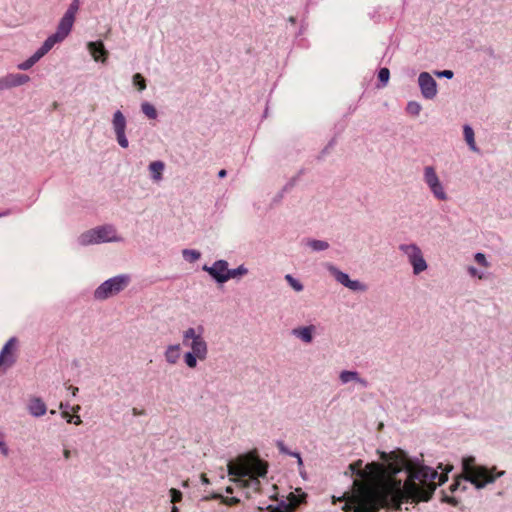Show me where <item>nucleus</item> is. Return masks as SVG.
<instances>
[{"label":"nucleus","instance_id":"5fc2aeb1","mask_svg":"<svg viewBox=\"0 0 512 512\" xmlns=\"http://www.w3.org/2000/svg\"><path fill=\"white\" fill-rule=\"evenodd\" d=\"M133 412H134V414H137V413H138V410L133 409Z\"/></svg>","mask_w":512,"mask_h":512},{"label":"nucleus","instance_id":"f257e3e1","mask_svg":"<svg viewBox=\"0 0 512 512\" xmlns=\"http://www.w3.org/2000/svg\"><path fill=\"white\" fill-rule=\"evenodd\" d=\"M381 459L386 464L372 462L362 468L357 460L348 466L351 475H356L350 492L338 501H345V512H379L380 508L400 509L401 504L412 501H428L437 485L447 480L446 474L421 465L408 458L403 450L383 452Z\"/></svg>","mask_w":512,"mask_h":512},{"label":"nucleus","instance_id":"412c9836","mask_svg":"<svg viewBox=\"0 0 512 512\" xmlns=\"http://www.w3.org/2000/svg\"><path fill=\"white\" fill-rule=\"evenodd\" d=\"M339 378L343 384H346L350 381H356L364 388L368 387L369 384L368 381L366 379L361 378L359 376V373L356 371L344 370L340 373Z\"/></svg>","mask_w":512,"mask_h":512},{"label":"nucleus","instance_id":"bb28decb","mask_svg":"<svg viewBox=\"0 0 512 512\" xmlns=\"http://www.w3.org/2000/svg\"><path fill=\"white\" fill-rule=\"evenodd\" d=\"M133 84L140 91L146 89V80H145V78L140 73L134 74V76H133Z\"/></svg>","mask_w":512,"mask_h":512},{"label":"nucleus","instance_id":"39448f33","mask_svg":"<svg viewBox=\"0 0 512 512\" xmlns=\"http://www.w3.org/2000/svg\"><path fill=\"white\" fill-rule=\"evenodd\" d=\"M122 238L117 236V232L114 226L104 225L91 229L83 233L79 241L82 245H89L93 243L121 241Z\"/></svg>","mask_w":512,"mask_h":512},{"label":"nucleus","instance_id":"58836bf2","mask_svg":"<svg viewBox=\"0 0 512 512\" xmlns=\"http://www.w3.org/2000/svg\"><path fill=\"white\" fill-rule=\"evenodd\" d=\"M0 450H1V452H2V454H3L4 456H8V454H9V449H8V447L6 446V444H5L3 441H1V440H0Z\"/></svg>","mask_w":512,"mask_h":512},{"label":"nucleus","instance_id":"e433bc0d","mask_svg":"<svg viewBox=\"0 0 512 512\" xmlns=\"http://www.w3.org/2000/svg\"><path fill=\"white\" fill-rule=\"evenodd\" d=\"M278 447H279L281 452H284V453H287V454H291V455L297 457L299 464H302V459H301V457H300V455L298 453H289L282 442L278 443Z\"/></svg>","mask_w":512,"mask_h":512},{"label":"nucleus","instance_id":"ddd939ff","mask_svg":"<svg viewBox=\"0 0 512 512\" xmlns=\"http://www.w3.org/2000/svg\"><path fill=\"white\" fill-rule=\"evenodd\" d=\"M328 270L339 283H341L342 285H344L345 287L349 288L352 291H365L367 289L365 284L361 283L358 280H351L346 273L340 271L333 265H329Z\"/></svg>","mask_w":512,"mask_h":512},{"label":"nucleus","instance_id":"2f4dec72","mask_svg":"<svg viewBox=\"0 0 512 512\" xmlns=\"http://www.w3.org/2000/svg\"><path fill=\"white\" fill-rule=\"evenodd\" d=\"M169 494H170V497H171V503L172 504H176V503H179L182 501V498H183V494L180 490L176 489V488H171L169 490Z\"/></svg>","mask_w":512,"mask_h":512},{"label":"nucleus","instance_id":"4be33fe9","mask_svg":"<svg viewBox=\"0 0 512 512\" xmlns=\"http://www.w3.org/2000/svg\"><path fill=\"white\" fill-rule=\"evenodd\" d=\"M315 331V326H305V327H299L295 328L293 330V334L300 338L305 343H311L313 340V332Z\"/></svg>","mask_w":512,"mask_h":512},{"label":"nucleus","instance_id":"b1692460","mask_svg":"<svg viewBox=\"0 0 512 512\" xmlns=\"http://www.w3.org/2000/svg\"><path fill=\"white\" fill-rule=\"evenodd\" d=\"M463 132H464L465 141L467 142L470 149L473 151H478V148L476 146L475 139H474L473 129L470 126L465 125Z\"/></svg>","mask_w":512,"mask_h":512},{"label":"nucleus","instance_id":"a878e982","mask_svg":"<svg viewBox=\"0 0 512 512\" xmlns=\"http://www.w3.org/2000/svg\"><path fill=\"white\" fill-rule=\"evenodd\" d=\"M201 254L197 250L185 249L183 250V257L189 262H195L200 258Z\"/></svg>","mask_w":512,"mask_h":512},{"label":"nucleus","instance_id":"8fccbe9b","mask_svg":"<svg viewBox=\"0 0 512 512\" xmlns=\"http://www.w3.org/2000/svg\"><path fill=\"white\" fill-rule=\"evenodd\" d=\"M10 214V210H5L4 212L0 213V217H4Z\"/></svg>","mask_w":512,"mask_h":512},{"label":"nucleus","instance_id":"09e8293b","mask_svg":"<svg viewBox=\"0 0 512 512\" xmlns=\"http://www.w3.org/2000/svg\"><path fill=\"white\" fill-rule=\"evenodd\" d=\"M201 479H202V482H203L204 484H208V483H209V480H208V478L206 477V475H205V474H202Z\"/></svg>","mask_w":512,"mask_h":512},{"label":"nucleus","instance_id":"9d476101","mask_svg":"<svg viewBox=\"0 0 512 512\" xmlns=\"http://www.w3.org/2000/svg\"><path fill=\"white\" fill-rule=\"evenodd\" d=\"M17 339L10 338L0 352V373H4L16 361Z\"/></svg>","mask_w":512,"mask_h":512},{"label":"nucleus","instance_id":"2eb2a0df","mask_svg":"<svg viewBox=\"0 0 512 512\" xmlns=\"http://www.w3.org/2000/svg\"><path fill=\"white\" fill-rule=\"evenodd\" d=\"M418 83L424 98L433 99L436 96L437 84L434 78L428 72L420 73Z\"/></svg>","mask_w":512,"mask_h":512},{"label":"nucleus","instance_id":"a18cd8bd","mask_svg":"<svg viewBox=\"0 0 512 512\" xmlns=\"http://www.w3.org/2000/svg\"><path fill=\"white\" fill-rule=\"evenodd\" d=\"M80 405H75L72 407V412L76 415L80 411Z\"/></svg>","mask_w":512,"mask_h":512},{"label":"nucleus","instance_id":"c756f323","mask_svg":"<svg viewBox=\"0 0 512 512\" xmlns=\"http://www.w3.org/2000/svg\"><path fill=\"white\" fill-rule=\"evenodd\" d=\"M285 280L289 283V285L297 292L299 291H302L303 290V285L298 281L296 280L295 278H293L290 274H287L285 276Z\"/></svg>","mask_w":512,"mask_h":512},{"label":"nucleus","instance_id":"4c0bfd02","mask_svg":"<svg viewBox=\"0 0 512 512\" xmlns=\"http://www.w3.org/2000/svg\"><path fill=\"white\" fill-rule=\"evenodd\" d=\"M439 77H446L448 79H451L453 77V72L451 70H443L436 73Z\"/></svg>","mask_w":512,"mask_h":512},{"label":"nucleus","instance_id":"a211bd4d","mask_svg":"<svg viewBox=\"0 0 512 512\" xmlns=\"http://www.w3.org/2000/svg\"><path fill=\"white\" fill-rule=\"evenodd\" d=\"M27 408L29 413L34 417H41L47 411L46 404L39 397H31L28 401Z\"/></svg>","mask_w":512,"mask_h":512},{"label":"nucleus","instance_id":"37998d69","mask_svg":"<svg viewBox=\"0 0 512 512\" xmlns=\"http://www.w3.org/2000/svg\"><path fill=\"white\" fill-rule=\"evenodd\" d=\"M63 455L65 459H69L71 456V451L69 449H64Z\"/></svg>","mask_w":512,"mask_h":512},{"label":"nucleus","instance_id":"cd10ccee","mask_svg":"<svg viewBox=\"0 0 512 512\" xmlns=\"http://www.w3.org/2000/svg\"><path fill=\"white\" fill-rule=\"evenodd\" d=\"M406 111L412 116H417L421 111V105L417 102L411 101L407 104Z\"/></svg>","mask_w":512,"mask_h":512},{"label":"nucleus","instance_id":"a19ab883","mask_svg":"<svg viewBox=\"0 0 512 512\" xmlns=\"http://www.w3.org/2000/svg\"><path fill=\"white\" fill-rule=\"evenodd\" d=\"M222 498H223V495L218 494V493H213L211 496L205 497L204 499L205 500L215 499V500H220L222 502Z\"/></svg>","mask_w":512,"mask_h":512},{"label":"nucleus","instance_id":"9b49d317","mask_svg":"<svg viewBox=\"0 0 512 512\" xmlns=\"http://www.w3.org/2000/svg\"><path fill=\"white\" fill-rule=\"evenodd\" d=\"M126 125L127 121L125 116L120 110H117L113 114L112 126L116 135L117 142L122 148H127L129 145L128 139L125 134Z\"/></svg>","mask_w":512,"mask_h":512},{"label":"nucleus","instance_id":"864d4df0","mask_svg":"<svg viewBox=\"0 0 512 512\" xmlns=\"http://www.w3.org/2000/svg\"><path fill=\"white\" fill-rule=\"evenodd\" d=\"M67 407H68V405H64L63 403L60 404V408L61 409H64V408H67Z\"/></svg>","mask_w":512,"mask_h":512},{"label":"nucleus","instance_id":"6ab92c4d","mask_svg":"<svg viewBox=\"0 0 512 512\" xmlns=\"http://www.w3.org/2000/svg\"><path fill=\"white\" fill-rule=\"evenodd\" d=\"M87 46L95 61L105 62L107 60L108 51L105 49L104 44L101 41L89 42Z\"/></svg>","mask_w":512,"mask_h":512},{"label":"nucleus","instance_id":"5701e85b","mask_svg":"<svg viewBox=\"0 0 512 512\" xmlns=\"http://www.w3.org/2000/svg\"><path fill=\"white\" fill-rule=\"evenodd\" d=\"M164 168L165 164L162 161H154L150 163L149 170L154 181L158 182L162 179Z\"/></svg>","mask_w":512,"mask_h":512},{"label":"nucleus","instance_id":"f704fd0d","mask_svg":"<svg viewBox=\"0 0 512 512\" xmlns=\"http://www.w3.org/2000/svg\"><path fill=\"white\" fill-rule=\"evenodd\" d=\"M222 503L227 506H235L240 503V500L236 497H224L222 498Z\"/></svg>","mask_w":512,"mask_h":512},{"label":"nucleus","instance_id":"6e6552de","mask_svg":"<svg viewBox=\"0 0 512 512\" xmlns=\"http://www.w3.org/2000/svg\"><path fill=\"white\" fill-rule=\"evenodd\" d=\"M399 250L407 257L415 275H419L427 269L428 265L419 246L414 243L401 244Z\"/></svg>","mask_w":512,"mask_h":512},{"label":"nucleus","instance_id":"c03bdc74","mask_svg":"<svg viewBox=\"0 0 512 512\" xmlns=\"http://www.w3.org/2000/svg\"><path fill=\"white\" fill-rule=\"evenodd\" d=\"M69 390H71V393H72L73 396H76V394H77L79 389H78V387L70 386Z\"/></svg>","mask_w":512,"mask_h":512},{"label":"nucleus","instance_id":"f8f14e48","mask_svg":"<svg viewBox=\"0 0 512 512\" xmlns=\"http://www.w3.org/2000/svg\"><path fill=\"white\" fill-rule=\"evenodd\" d=\"M57 43L48 37L42 46L27 60L20 63L18 65V69L20 70H28L30 69L34 64H36L42 57H44Z\"/></svg>","mask_w":512,"mask_h":512},{"label":"nucleus","instance_id":"603ef678","mask_svg":"<svg viewBox=\"0 0 512 512\" xmlns=\"http://www.w3.org/2000/svg\"><path fill=\"white\" fill-rule=\"evenodd\" d=\"M226 492H227V493H232V492H233V489H232L231 487H227V488H226Z\"/></svg>","mask_w":512,"mask_h":512},{"label":"nucleus","instance_id":"de8ad7c7","mask_svg":"<svg viewBox=\"0 0 512 512\" xmlns=\"http://www.w3.org/2000/svg\"><path fill=\"white\" fill-rule=\"evenodd\" d=\"M226 174H227L226 170L222 169V170H220V171H219L218 176H219L220 178H223V177H225V176H226Z\"/></svg>","mask_w":512,"mask_h":512},{"label":"nucleus","instance_id":"79ce46f5","mask_svg":"<svg viewBox=\"0 0 512 512\" xmlns=\"http://www.w3.org/2000/svg\"><path fill=\"white\" fill-rule=\"evenodd\" d=\"M72 418H73L72 423H74L75 425H80L82 423L80 416L74 415Z\"/></svg>","mask_w":512,"mask_h":512},{"label":"nucleus","instance_id":"f03ea898","mask_svg":"<svg viewBox=\"0 0 512 512\" xmlns=\"http://www.w3.org/2000/svg\"><path fill=\"white\" fill-rule=\"evenodd\" d=\"M228 472L229 475L237 477L243 487L257 492L260 490L259 477L266 475L267 464L259 459L240 458L228 463Z\"/></svg>","mask_w":512,"mask_h":512},{"label":"nucleus","instance_id":"20e7f679","mask_svg":"<svg viewBox=\"0 0 512 512\" xmlns=\"http://www.w3.org/2000/svg\"><path fill=\"white\" fill-rule=\"evenodd\" d=\"M463 477H458L453 484L450 486L452 492L456 491L463 480L470 481L477 488H483L486 484L495 481L497 476H501L504 472L498 473L496 476L492 474V470L487 469L484 466H478L475 464V458L472 456L463 459Z\"/></svg>","mask_w":512,"mask_h":512},{"label":"nucleus","instance_id":"ea45409f","mask_svg":"<svg viewBox=\"0 0 512 512\" xmlns=\"http://www.w3.org/2000/svg\"><path fill=\"white\" fill-rule=\"evenodd\" d=\"M61 415H62V417H63L64 419H66V420H67V422H68V423H72V421H73V418H72V417H73V416H71V415H70V413H69L68 411L63 410Z\"/></svg>","mask_w":512,"mask_h":512},{"label":"nucleus","instance_id":"7ed1b4c3","mask_svg":"<svg viewBox=\"0 0 512 512\" xmlns=\"http://www.w3.org/2000/svg\"><path fill=\"white\" fill-rule=\"evenodd\" d=\"M182 342L190 351L184 354V362L190 369H195L199 361L208 357V344L204 338V327H189L183 331Z\"/></svg>","mask_w":512,"mask_h":512},{"label":"nucleus","instance_id":"aec40b11","mask_svg":"<svg viewBox=\"0 0 512 512\" xmlns=\"http://www.w3.org/2000/svg\"><path fill=\"white\" fill-rule=\"evenodd\" d=\"M180 356H181L180 344L168 345L164 351V359L170 365L177 364L180 359Z\"/></svg>","mask_w":512,"mask_h":512},{"label":"nucleus","instance_id":"1a4fd4ad","mask_svg":"<svg viewBox=\"0 0 512 512\" xmlns=\"http://www.w3.org/2000/svg\"><path fill=\"white\" fill-rule=\"evenodd\" d=\"M424 181L436 199L441 201L447 200V194L444 186L442 185L434 167L426 166L424 168Z\"/></svg>","mask_w":512,"mask_h":512},{"label":"nucleus","instance_id":"72a5a7b5","mask_svg":"<svg viewBox=\"0 0 512 512\" xmlns=\"http://www.w3.org/2000/svg\"><path fill=\"white\" fill-rule=\"evenodd\" d=\"M474 260L476 261L477 264L485 268L489 267V263L483 253H476L474 256Z\"/></svg>","mask_w":512,"mask_h":512},{"label":"nucleus","instance_id":"3c124183","mask_svg":"<svg viewBox=\"0 0 512 512\" xmlns=\"http://www.w3.org/2000/svg\"><path fill=\"white\" fill-rule=\"evenodd\" d=\"M171 512H180L179 509L173 504V507L171 509Z\"/></svg>","mask_w":512,"mask_h":512},{"label":"nucleus","instance_id":"c9c22d12","mask_svg":"<svg viewBox=\"0 0 512 512\" xmlns=\"http://www.w3.org/2000/svg\"><path fill=\"white\" fill-rule=\"evenodd\" d=\"M468 273L470 274V276L472 277H476L478 279H483L484 278V274L483 273H480L475 267L473 266H470L468 267Z\"/></svg>","mask_w":512,"mask_h":512},{"label":"nucleus","instance_id":"dca6fc26","mask_svg":"<svg viewBox=\"0 0 512 512\" xmlns=\"http://www.w3.org/2000/svg\"><path fill=\"white\" fill-rule=\"evenodd\" d=\"M203 269L220 283H224L229 280L228 263L224 260L216 261L211 267L205 265Z\"/></svg>","mask_w":512,"mask_h":512},{"label":"nucleus","instance_id":"49530a36","mask_svg":"<svg viewBox=\"0 0 512 512\" xmlns=\"http://www.w3.org/2000/svg\"><path fill=\"white\" fill-rule=\"evenodd\" d=\"M446 501L452 504L453 506H456L458 504V502L454 498H447Z\"/></svg>","mask_w":512,"mask_h":512},{"label":"nucleus","instance_id":"7c9ffc66","mask_svg":"<svg viewBox=\"0 0 512 512\" xmlns=\"http://www.w3.org/2000/svg\"><path fill=\"white\" fill-rule=\"evenodd\" d=\"M309 245L316 251L326 250L329 247L327 242L321 240H312L309 242Z\"/></svg>","mask_w":512,"mask_h":512},{"label":"nucleus","instance_id":"c85d7f7f","mask_svg":"<svg viewBox=\"0 0 512 512\" xmlns=\"http://www.w3.org/2000/svg\"><path fill=\"white\" fill-rule=\"evenodd\" d=\"M390 78V71L388 68H381L378 73V79L382 83V87L386 86Z\"/></svg>","mask_w":512,"mask_h":512},{"label":"nucleus","instance_id":"4468645a","mask_svg":"<svg viewBox=\"0 0 512 512\" xmlns=\"http://www.w3.org/2000/svg\"><path fill=\"white\" fill-rule=\"evenodd\" d=\"M305 495L297 496L290 493L288 502H281L278 507L268 506L267 508L259 507V512H293L301 504Z\"/></svg>","mask_w":512,"mask_h":512},{"label":"nucleus","instance_id":"f3484780","mask_svg":"<svg viewBox=\"0 0 512 512\" xmlns=\"http://www.w3.org/2000/svg\"><path fill=\"white\" fill-rule=\"evenodd\" d=\"M28 75L20 73H11L0 79V90L10 89L13 87L21 86L29 82Z\"/></svg>","mask_w":512,"mask_h":512},{"label":"nucleus","instance_id":"6e6d98bb","mask_svg":"<svg viewBox=\"0 0 512 512\" xmlns=\"http://www.w3.org/2000/svg\"><path fill=\"white\" fill-rule=\"evenodd\" d=\"M133 412H134V414H137V413H138V410L133 409Z\"/></svg>","mask_w":512,"mask_h":512},{"label":"nucleus","instance_id":"423d86ee","mask_svg":"<svg viewBox=\"0 0 512 512\" xmlns=\"http://www.w3.org/2000/svg\"><path fill=\"white\" fill-rule=\"evenodd\" d=\"M80 7V1L79 0H73L71 4L69 5L67 11L61 18L58 26L57 31L50 35L49 37L53 39L57 44L61 43L71 32L74 22H75V16L79 10Z\"/></svg>","mask_w":512,"mask_h":512},{"label":"nucleus","instance_id":"0eeeda50","mask_svg":"<svg viewBox=\"0 0 512 512\" xmlns=\"http://www.w3.org/2000/svg\"><path fill=\"white\" fill-rule=\"evenodd\" d=\"M128 283L129 277L125 275H120L108 279L95 290L94 297L98 300H105L124 290Z\"/></svg>","mask_w":512,"mask_h":512},{"label":"nucleus","instance_id":"393cba45","mask_svg":"<svg viewBox=\"0 0 512 512\" xmlns=\"http://www.w3.org/2000/svg\"><path fill=\"white\" fill-rule=\"evenodd\" d=\"M141 110L149 119L157 118V115H158L157 110L152 104H150L148 102L142 103Z\"/></svg>","mask_w":512,"mask_h":512},{"label":"nucleus","instance_id":"473e14b6","mask_svg":"<svg viewBox=\"0 0 512 512\" xmlns=\"http://www.w3.org/2000/svg\"><path fill=\"white\" fill-rule=\"evenodd\" d=\"M247 273H248L247 268H245L243 265H241L236 269L229 270L228 276H229V279H231V278L243 276Z\"/></svg>","mask_w":512,"mask_h":512}]
</instances>
